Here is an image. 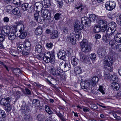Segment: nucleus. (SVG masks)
<instances>
[{
  "instance_id": "1",
  "label": "nucleus",
  "mask_w": 121,
  "mask_h": 121,
  "mask_svg": "<svg viewBox=\"0 0 121 121\" xmlns=\"http://www.w3.org/2000/svg\"><path fill=\"white\" fill-rule=\"evenodd\" d=\"M55 56L53 52H52L51 53L49 52H46L45 53L43 56V60L46 63H52L54 61Z\"/></svg>"
},
{
  "instance_id": "2",
  "label": "nucleus",
  "mask_w": 121,
  "mask_h": 121,
  "mask_svg": "<svg viewBox=\"0 0 121 121\" xmlns=\"http://www.w3.org/2000/svg\"><path fill=\"white\" fill-rule=\"evenodd\" d=\"M82 51L85 52H89L91 50V47L88 44L87 40L84 39L80 43Z\"/></svg>"
},
{
  "instance_id": "3",
  "label": "nucleus",
  "mask_w": 121,
  "mask_h": 121,
  "mask_svg": "<svg viewBox=\"0 0 121 121\" xmlns=\"http://www.w3.org/2000/svg\"><path fill=\"white\" fill-rule=\"evenodd\" d=\"M59 66L65 71L69 70L71 68L70 64L68 61H64L61 62L59 64Z\"/></svg>"
},
{
  "instance_id": "4",
  "label": "nucleus",
  "mask_w": 121,
  "mask_h": 121,
  "mask_svg": "<svg viewBox=\"0 0 121 121\" xmlns=\"http://www.w3.org/2000/svg\"><path fill=\"white\" fill-rule=\"evenodd\" d=\"M9 30L8 29L7 27L4 26L3 27L1 30L2 34L0 33V41H3L5 38V35H8L9 32Z\"/></svg>"
},
{
  "instance_id": "5",
  "label": "nucleus",
  "mask_w": 121,
  "mask_h": 121,
  "mask_svg": "<svg viewBox=\"0 0 121 121\" xmlns=\"http://www.w3.org/2000/svg\"><path fill=\"white\" fill-rule=\"evenodd\" d=\"M41 16L43 17L44 20H49L50 19L51 13L47 9L42 10Z\"/></svg>"
},
{
  "instance_id": "6",
  "label": "nucleus",
  "mask_w": 121,
  "mask_h": 121,
  "mask_svg": "<svg viewBox=\"0 0 121 121\" xmlns=\"http://www.w3.org/2000/svg\"><path fill=\"white\" fill-rule=\"evenodd\" d=\"M21 110V112L23 115L28 114L30 111L28 105L26 104L24 101L23 102Z\"/></svg>"
},
{
  "instance_id": "7",
  "label": "nucleus",
  "mask_w": 121,
  "mask_h": 121,
  "mask_svg": "<svg viewBox=\"0 0 121 121\" xmlns=\"http://www.w3.org/2000/svg\"><path fill=\"white\" fill-rule=\"evenodd\" d=\"M109 44L112 48H114L115 50L119 52L121 51V44H117L113 40L110 41L109 42Z\"/></svg>"
},
{
  "instance_id": "8",
  "label": "nucleus",
  "mask_w": 121,
  "mask_h": 121,
  "mask_svg": "<svg viewBox=\"0 0 121 121\" xmlns=\"http://www.w3.org/2000/svg\"><path fill=\"white\" fill-rule=\"evenodd\" d=\"M115 3L114 1H110L107 2L105 4L106 8L108 10H112L115 8Z\"/></svg>"
},
{
  "instance_id": "9",
  "label": "nucleus",
  "mask_w": 121,
  "mask_h": 121,
  "mask_svg": "<svg viewBox=\"0 0 121 121\" xmlns=\"http://www.w3.org/2000/svg\"><path fill=\"white\" fill-rule=\"evenodd\" d=\"M104 58V65H112L113 62V60L112 57L108 56H106Z\"/></svg>"
},
{
  "instance_id": "10",
  "label": "nucleus",
  "mask_w": 121,
  "mask_h": 121,
  "mask_svg": "<svg viewBox=\"0 0 121 121\" xmlns=\"http://www.w3.org/2000/svg\"><path fill=\"white\" fill-rule=\"evenodd\" d=\"M82 22L79 21L77 22L74 25V30L75 33L80 32V30H82L83 27V24Z\"/></svg>"
},
{
  "instance_id": "11",
  "label": "nucleus",
  "mask_w": 121,
  "mask_h": 121,
  "mask_svg": "<svg viewBox=\"0 0 121 121\" xmlns=\"http://www.w3.org/2000/svg\"><path fill=\"white\" fill-rule=\"evenodd\" d=\"M12 99V98L10 97L2 98L1 100L0 103L2 105H7L11 102Z\"/></svg>"
},
{
  "instance_id": "12",
  "label": "nucleus",
  "mask_w": 121,
  "mask_h": 121,
  "mask_svg": "<svg viewBox=\"0 0 121 121\" xmlns=\"http://www.w3.org/2000/svg\"><path fill=\"white\" fill-rule=\"evenodd\" d=\"M81 20L82 24L84 23L87 26H90L91 25V21L90 18L86 17H84L82 18Z\"/></svg>"
},
{
  "instance_id": "13",
  "label": "nucleus",
  "mask_w": 121,
  "mask_h": 121,
  "mask_svg": "<svg viewBox=\"0 0 121 121\" xmlns=\"http://www.w3.org/2000/svg\"><path fill=\"white\" fill-rule=\"evenodd\" d=\"M66 52L64 50H60L57 53V56L58 58L64 60L66 56Z\"/></svg>"
},
{
  "instance_id": "14",
  "label": "nucleus",
  "mask_w": 121,
  "mask_h": 121,
  "mask_svg": "<svg viewBox=\"0 0 121 121\" xmlns=\"http://www.w3.org/2000/svg\"><path fill=\"white\" fill-rule=\"evenodd\" d=\"M90 82L89 81H85L81 82V88L83 89H86L90 86Z\"/></svg>"
},
{
  "instance_id": "15",
  "label": "nucleus",
  "mask_w": 121,
  "mask_h": 121,
  "mask_svg": "<svg viewBox=\"0 0 121 121\" xmlns=\"http://www.w3.org/2000/svg\"><path fill=\"white\" fill-rule=\"evenodd\" d=\"M58 66L56 67L55 70V75L57 76H60L61 78H63V77H61L63 75V70H62Z\"/></svg>"
},
{
  "instance_id": "16",
  "label": "nucleus",
  "mask_w": 121,
  "mask_h": 121,
  "mask_svg": "<svg viewBox=\"0 0 121 121\" xmlns=\"http://www.w3.org/2000/svg\"><path fill=\"white\" fill-rule=\"evenodd\" d=\"M108 27L109 28L112 30V31H115L116 30V24L114 22H111L109 23Z\"/></svg>"
},
{
  "instance_id": "17",
  "label": "nucleus",
  "mask_w": 121,
  "mask_h": 121,
  "mask_svg": "<svg viewBox=\"0 0 121 121\" xmlns=\"http://www.w3.org/2000/svg\"><path fill=\"white\" fill-rule=\"evenodd\" d=\"M99 80L97 76L93 77L91 80V85L93 86H94L98 82Z\"/></svg>"
},
{
  "instance_id": "18",
  "label": "nucleus",
  "mask_w": 121,
  "mask_h": 121,
  "mask_svg": "<svg viewBox=\"0 0 121 121\" xmlns=\"http://www.w3.org/2000/svg\"><path fill=\"white\" fill-rule=\"evenodd\" d=\"M43 31L42 28L39 26L36 29L35 31V33L37 35H40L42 34Z\"/></svg>"
},
{
  "instance_id": "19",
  "label": "nucleus",
  "mask_w": 121,
  "mask_h": 121,
  "mask_svg": "<svg viewBox=\"0 0 121 121\" xmlns=\"http://www.w3.org/2000/svg\"><path fill=\"white\" fill-rule=\"evenodd\" d=\"M37 119L39 121H43L45 118L44 114H39L37 116Z\"/></svg>"
},
{
  "instance_id": "20",
  "label": "nucleus",
  "mask_w": 121,
  "mask_h": 121,
  "mask_svg": "<svg viewBox=\"0 0 121 121\" xmlns=\"http://www.w3.org/2000/svg\"><path fill=\"white\" fill-rule=\"evenodd\" d=\"M115 40L118 43H121V33L117 34L114 36Z\"/></svg>"
},
{
  "instance_id": "21",
  "label": "nucleus",
  "mask_w": 121,
  "mask_h": 121,
  "mask_svg": "<svg viewBox=\"0 0 121 121\" xmlns=\"http://www.w3.org/2000/svg\"><path fill=\"white\" fill-rule=\"evenodd\" d=\"M41 4L39 2L36 3L33 5L31 7H30V9L32 8V9L33 10V9H34V10L35 11H39L38 10V8L39 7V4Z\"/></svg>"
},
{
  "instance_id": "22",
  "label": "nucleus",
  "mask_w": 121,
  "mask_h": 121,
  "mask_svg": "<svg viewBox=\"0 0 121 121\" xmlns=\"http://www.w3.org/2000/svg\"><path fill=\"white\" fill-rule=\"evenodd\" d=\"M111 86L112 89L114 90H118L119 87V84L116 82L112 83Z\"/></svg>"
},
{
  "instance_id": "23",
  "label": "nucleus",
  "mask_w": 121,
  "mask_h": 121,
  "mask_svg": "<svg viewBox=\"0 0 121 121\" xmlns=\"http://www.w3.org/2000/svg\"><path fill=\"white\" fill-rule=\"evenodd\" d=\"M32 104L34 106L38 107L40 105L39 100L38 99H34L32 101Z\"/></svg>"
},
{
  "instance_id": "24",
  "label": "nucleus",
  "mask_w": 121,
  "mask_h": 121,
  "mask_svg": "<svg viewBox=\"0 0 121 121\" xmlns=\"http://www.w3.org/2000/svg\"><path fill=\"white\" fill-rule=\"evenodd\" d=\"M73 34L71 33L70 34V38L71 43L73 45H75L76 43V39H75V36H73Z\"/></svg>"
},
{
  "instance_id": "25",
  "label": "nucleus",
  "mask_w": 121,
  "mask_h": 121,
  "mask_svg": "<svg viewBox=\"0 0 121 121\" xmlns=\"http://www.w3.org/2000/svg\"><path fill=\"white\" fill-rule=\"evenodd\" d=\"M71 59L72 65L75 66L77 64L78 60L77 58H76L75 56H72Z\"/></svg>"
},
{
  "instance_id": "26",
  "label": "nucleus",
  "mask_w": 121,
  "mask_h": 121,
  "mask_svg": "<svg viewBox=\"0 0 121 121\" xmlns=\"http://www.w3.org/2000/svg\"><path fill=\"white\" fill-rule=\"evenodd\" d=\"M9 40H14L16 37V36L14 33L11 32L9 33L8 35Z\"/></svg>"
},
{
  "instance_id": "27",
  "label": "nucleus",
  "mask_w": 121,
  "mask_h": 121,
  "mask_svg": "<svg viewBox=\"0 0 121 121\" xmlns=\"http://www.w3.org/2000/svg\"><path fill=\"white\" fill-rule=\"evenodd\" d=\"M99 26L101 27V26H104L107 25V22L104 20H99L98 22Z\"/></svg>"
},
{
  "instance_id": "28",
  "label": "nucleus",
  "mask_w": 121,
  "mask_h": 121,
  "mask_svg": "<svg viewBox=\"0 0 121 121\" xmlns=\"http://www.w3.org/2000/svg\"><path fill=\"white\" fill-rule=\"evenodd\" d=\"M24 116L23 119L24 121H31L32 120V117L29 113L28 114L23 115Z\"/></svg>"
},
{
  "instance_id": "29",
  "label": "nucleus",
  "mask_w": 121,
  "mask_h": 121,
  "mask_svg": "<svg viewBox=\"0 0 121 121\" xmlns=\"http://www.w3.org/2000/svg\"><path fill=\"white\" fill-rule=\"evenodd\" d=\"M43 2L44 4L43 6L45 8H48L50 6L51 3L49 0H44Z\"/></svg>"
},
{
  "instance_id": "30",
  "label": "nucleus",
  "mask_w": 121,
  "mask_h": 121,
  "mask_svg": "<svg viewBox=\"0 0 121 121\" xmlns=\"http://www.w3.org/2000/svg\"><path fill=\"white\" fill-rule=\"evenodd\" d=\"M42 49V47L41 45L38 44L36 45L35 48L36 52H37L38 53H40L41 52Z\"/></svg>"
},
{
  "instance_id": "31",
  "label": "nucleus",
  "mask_w": 121,
  "mask_h": 121,
  "mask_svg": "<svg viewBox=\"0 0 121 121\" xmlns=\"http://www.w3.org/2000/svg\"><path fill=\"white\" fill-rule=\"evenodd\" d=\"M105 69L107 71L109 72L112 70V65H104Z\"/></svg>"
},
{
  "instance_id": "32",
  "label": "nucleus",
  "mask_w": 121,
  "mask_h": 121,
  "mask_svg": "<svg viewBox=\"0 0 121 121\" xmlns=\"http://www.w3.org/2000/svg\"><path fill=\"white\" fill-rule=\"evenodd\" d=\"M58 35V31L57 30H54L52 31L51 36L52 39H54L57 37Z\"/></svg>"
},
{
  "instance_id": "33",
  "label": "nucleus",
  "mask_w": 121,
  "mask_h": 121,
  "mask_svg": "<svg viewBox=\"0 0 121 121\" xmlns=\"http://www.w3.org/2000/svg\"><path fill=\"white\" fill-rule=\"evenodd\" d=\"M13 13L15 15H18L20 13L19 9L18 7H16L12 10Z\"/></svg>"
},
{
  "instance_id": "34",
  "label": "nucleus",
  "mask_w": 121,
  "mask_h": 121,
  "mask_svg": "<svg viewBox=\"0 0 121 121\" xmlns=\"http://www.w3.org/2000/svg\"><path fill=\"white\" fill-rule=\"evenodd\" d=\"M20 32V35H19L20 38L21 39H24L26 36L27 33L26 32H24L23 31H19Z\"/></svg>"
},
{
  "instance_id": "35",
  "label": "nucleus",
  "mask_w": 121,
  "mask_h": 121,
  "mask_svg": "<svg viewBox=\"0 0 121 121\" xmlns=\"http://www.w3.org/2000/svg\"><path fill=\"white\" fill-rule=\"evenodd\" d=\"M89 17L91 21H96L97 19V17L96 15L93 14L90 15Z\"/></svg>"
},
{
  "instance_id": "36",
  "label": "nucleus",
  "mask_w": 121,
  "mask_h": 121,
  "mask_svg": "<svg viewBox=\"0 0 121 121\" xmlns=\"http://www.w3.org/2000/svg\"><path fill=\"white\" fill-rule=\"evenodd\" d=\"M116 21L117 23L121 26V15L120 14H119L117 16Z\"/></svg>"
},
{
  "instance_id": "37",
  "label": "nucleus",
  "mask_w": 121,
  "mask_h": 121,
  "mask_svg": "<svg viewBox=\"0 0 121 121\" xmlns=\"http://www.w3.org/2000/svg\"><path fill=\"white\" fill-rule=\"evenodd\" d=\"M110 78L111 80L114 82H117L118 80L117 77L116 75H111Z\"/></svg>"
},
{
  "instance_id": "38",
  "label": "nucleus",
  "mask_w": 121,
  "mask_h": 121,
  "mask_svg": "<svg viewBox=\"0 0 121 121\" xmlns=\"http://www.w3.org/2000/svg\"><path fill=\"white\" fill-rule=\"evenodd\" d=\"M29 4L28 3H25L22 5V8L24 11H26L28 9Z\"/></svg>"
},
{
  "instance_id": "39",
  "label": "nucleus",
  "mask_w": 121,
  "mask_h": 121,
  "mask_svg": "<svg viewBox=\"0 0 121 121\" xmlns=\"http://www.w3.org/2000/svg\"><path fill=\"white\" fill-rule=\"evenodd\" d=\"M101 30V27L98 26H95L93 28V31L95 33L99 32Z\"/></svg>"
},
{
  "instance_id": "40",
  "label": "nucleus",
  "mask_w": 121,
  "mask_h": 121,
  "mask_svg": "<svg viewBox=\"0 0 121 121\" xmlns=\"http://www.w3.org/2000/svg\"><path fill=\"white\" fill-rule=\"evenodd\" d=\"M115 32V31H112V30L109 28L108 27L106 31V34L108 35H112Z\"/></svg>"
},
{
  "instance_id": "41",
  "label": "nucleus",
  "mask_w": 121,
  "mask_h": 121,
  "mask_svg": "<svg viewBox=\"0 0 121 121\" xmlns=\"http://www.w3.org/2000/svg\"><path fill=\"white\" fill-rule=\"evenodd\" d=\"M25 49L24 46L23 44H20L17 48V50L19 52H22Z\"/></svg>"
},
{
  "instance_id": "42",
  "label": "nucleus",
  "mask_w": 121,
  "mask_h": 121,
  "mask_svg": "<svg viewBox=\"0 0 121 121\" xmlns=\"http://www.w3.org/2000/svg\"><path fill=\"white\" fill-rule=\"evenodd\" d=\"M25 91H22L25 94L30 95L31 94V92L30 90L28 88H25Z\"/></svg>"
},
{
  "instance_id": "43",
  "label": "nucleus",
  "mask_w": 121,
  "mask_h": 121,
  "mask_svg": "<svg viewBox=\"0 0 121 121\" xmlns=\"http://www.w3.org/2000/svg\"><path fill=\"white\" fill-rule=\"evenodd\" d=\"M53 81H55V80L52 78L51 77H48L47 81H46L49 84H52V83H53Z\"/></svg>"
},
{
  "instance_id": "44",
  "label": "nucleus",
  "mask_w": 121,
  "mask_h": 121,
  "mask_svg": "<svg viewBox=\"0 0 121 121\" xmlns=\"http://www.w3.org/2000/svg\"><path fill=\"white\" fill-rule=\"evenodd\" d=\"M13 3L18 6H19L21 4L20 0H13Z\"/></svg>"
},
{
  "instance_id": "45",
  "label": "nucleus",
  "mask_w": 121,
  "mask_h": 121,
  "mask_svg": "<svg viewBox=\"0 0 121 121\" xmlns=\"http://www.w3.org/2000/svg\"><path fill=\"white\" fill-rule=\"evenodd\" d=\"M62 33L65 34H67L68 31V28L66 27H64L62 29Z\"/></svg>"
},
{
  "instance_id": "46",
  "label": "nucleus",
  "mask_w": 121,
  "mask_h": 121,
  "mask_svg": "<svg viewBox=\"0 0 121 121\" xmlns=\"http://www.w3.org/2000/svg\"><path fill=\"white\" fill-rule=\"evenodd\" d=\"M110 74L108 72H105L104 75V77L105 79H108L110 78Z\"/></svg>"
},
{
  "instance_id": "47",
  "label": "nucleus",
  "mask_w": 121,
  "mask_h": 121,
  "mask_svg": "<svg viewBox=\"0 0 121 121\" xmlns=\"http://www.w3.org/2000/svg\"><path fill=\"white\" fill-rule=\"evenodd\" d=\"M45 108L46 112L49 114H52V112L49 107L48 106H46Z\"/></svg>"
},
{
  "instance_id": "48",
  "label": "nucleus",
  "mask_w": 121,
  "mask_h": 121,
  "mask_svg": "<svg viewBox=\"0 0 121 121\" xmlns=\"http://www.w3.org/2000/svg\"><path fill=\"white\" fill-rule=\"evenodd\" d=\"M76 35L75 36V38H76L77 39H80L82 38V35L81 34L80 32H77Z\"/></svg>"
},
{
  "instance_id": "49",
  "label": "nucleus",
  "mask_w": 121,
  "mask_h": 121,
  "mask_svg": "<svg viewBox=\"0 0 121 121\" xmlns=\"http://www.w3.org/2000/svg\"><path fill=\"white\" fill-rule=\"evenodd\" d=\"M10 53L11 55L14 56H17L18 54V53L17 51L13 50L10 51Z\"/></svg>"
},
{
  "instance_id": "50",
  "label": "nucleus",
  "mask_w": 121,
  "mask_h": 121,
  "mask_svg": "<svg viewBox=\"0 0 121 121\" xmlns=\"http://www.w3.org/2000/svg\"><path fill=\"white\" fill-rule=\"evenodd\" d=\"M61 14L59 13H56L54 15V17L55 20H58L60 18Z\"/></svg>"
},
{
  "instance_id": "51",
  "label": "nucleus",
  "mask_w": 121,
  "mask_h": 121,
  "mask_svg": "<svg viewBox=\"0 0 121 121\" xmlns=\"http://www.w3.org/2000/svg\"><path fill=\"white\" fill-rule=\"evenodd\" d=\"M74 71L75 72H77V73H80L81 71V69L79 66L76 67L74 68Z\"/></svg>"
},
{
  "instance_id": "52",
  "label": "nucleus",
  "mask_w": 121,
  "mask_h": 121,
  "mask_svg": "<svg viewBox=\"0 0 121 121\" xmlns=\"http://www.w3.org/2000/svg\"><path fill=\"white\" fill-rule=\"evenodd\" d=\"M7 105V106L5 107V110L7 112H10L12 109L11 107L10 104H8Z\"/></svg>"
},
{
  "instance_id": "53",
  "label": "nucleus",
  "mask_w": 121,
  "mask_h": 121,
  "mask_svg": "<svg viewBox=\"0 0 121 121\" xmlns=\"http://www.w3.org/2000/svg\"><path fill=\"white\" fill-rule=\"evenodd\" d=\"M21 95V92L18 91H16V93L15 94V96L16 99H18L19 98Z\"/></svg>"
},
{
  "instance_id": "54",
  "label": "nucleus",
  "mask_w": 121,
  "mask_h": 121,
  "mask_svg": "<svg viewBox=\"0 0 121 121\" xmlns=\"http://www.w3.org/2000/svg\"><path fill=\"white\" fill-rule=\"evenodd\" d=\"M20 71L19 68H16L13 69V73L15 74L18 73L20 72Z\"/></svg>"
},
{
  "instance_id": "55",
  "label": "nucleus",
  "mask_w": 121,
  "mask_h": 121,
  "mask_svg": "<svg viewBox=\"0 0 121 121\" xmlns=\"http://www.w3.org/2000/svg\"><path fill=\"white\" fill-rule=\"evenodd\" d=\"M101 27V30L103 32H104L105 31H106L108 27H107V25H106L102 26V27Z\"/></svg>"
},
{
  "instance_id": "56",
  "label": "nucleus",
  "mask_w": 121,
  "mask_h": 121,
  "mask_svg": "<svg viewBox=\"0 0 121 121\" xmlns=\"http://www.w3.org/2000/svg\"><path fill=\"white\" fill-rule=\"evenodd\" d=\"M98 90L99 91L101 92L103 94H105L104 88L102 86H99Z\"/></svg>"
},
{
  "instance_id": "57",
  "label": "nucleus",
  "mask_w": 121,
  "mask_h": 121,
  "mask_svg": "<svg viewBox=\"0 0 121 121\" xmlns=\"http://www.w3.org/2000/svg\"><path fill=\"white\" fill-rule=\"evenodd\" d=\"M105 53L106 51L100 52L99 54V56L100 57H102L105 56Z\"/></svg>"
},
{
  "instance_id": "58",
  "label": "nucleus",
  "mask_w": 121,
  "mask_h": 121,
  "mask_svg": "<svg viewBox=\"0 0 121 121\" xmlns=\"http://www.w3.org/2000/svg\"><path fill=\"white\" fill-rule=\"evenodd\" d=\"M96 56L95 53L91 54L90 56V58L91 59L94 60L96 58Z\"/></svg>"
},
{
  "instance_id": "59",
  "label": "nucleus",
  "mask_w": 121,
  "mask_h": 121,
  "mask_svg": "<svg viewBox=\"0 0 121 121\" xmlns=\"http://www.w3.org/2000/svg\"><path fill=\"white\" fill-rule=\"evenodd\" d=\"M102 39L104 41L106 42L109 41V39H107V36H106L105 35L103 36L102 37Z\"/></svg>"
},
{
  "instance_id": "60",
  "label": "nucleus",
  "mask_w": 121,
  "mask_h": 121,
  "mask_svg": "<svg viewBox=\"0 0 121 121\" xmlns=\"http://www.w3.org/2000/svg\"><path fill=\"white\" fill-rule=\"evenodd\" d=\"M47 47L48 48H51L53 46V44L52 43H47L46 44Z\"/></svg>"
},
{
  "instance_id": "61",
  "label": "nucleus",
  "mask_w": 121,
  "mask_h": 121,
  "mask_svg": "<svg viewBox=\"0 0 121 121\" xmlns=\"http://www.w3.org/2000/svg\"><path fill=\"white\" fill-rule=\"evenodd\" d=\"M55 70L56 69H55L53 67V68H52L51 69V70L50 71V72L53 75H55Z\"/></svg>"
},
{
  "instance_id": "62",
  "label": "nucleus",
  "mask_w": 121,
  "mask_h": 121,
  "mask_svg": "<svg viewBox=\"0 0 121 121\" xmlns=\"http://www.w3.org/2000/svg\"><path fill=\"white\" fill-rule=\"evenodd\" d=\"M116 15V16L118 15H117L116 13L111 15L110 16V18L112 20H113L115 18Z\"/></svg>"
},
{
  "instance_id": "63",
  "label": "nucleus",
  "mask_w": 121,
  "mask_h": 121,
  "mask_svg": "<svg viewBox=\"0 0 121 121\" xmlns=\"http://www.w3.org/2000/svg\"><path fill=\"white\" fill-rule=\"evenodd\" d=\"M39 15V13L37 12H36L35 13L34 15V18L36 20H38Z\"/></svg>"
},
{
  "instance_id": "64",
  "label": "nucleus",
  "mask_w": 121,
  "mask_h": 121,
  "mask_svg": "<svg viewBox=\"0 0 121 121\" xmlns=\"http://www.w3.org/2000/svg\"><path fill=\"white\" fill-rule=\"evenodd\" d=\"M23 21H21V22H16V26L17 27H18V26H20L21 25V24H23Z\"/></svg>"
}]
</instances>
